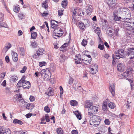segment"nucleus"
<instances>
[{"label": "nucleus", "mask_w": 134, "mask_h": 134, "mask_svg": "<svg viewBox=\"0 0 134 134\" xmlns=\"http://www.w3.org/2000/svg\"><path fill=\"white\" fill-rule=\"evenodd\" d=\"M117 13L120 15L121 16H118L114 12V19L115 21H119L122 19L125 20V19H129L131 18V14L130 13V10L127 8H120L117 12Z\"/></svg>", "instance_id": "f257e3e1"}, {"label": "nucleus", "mask_w": 134, "mask_h": 134, "mask_svg": "<svg viewBox=\"0 0 134 134\" xmlns=\"http://www.w3.org/2000/svg\"><path fill=\"white\" fill-rule=\"evenodd\" d=\"M130 19H126V20H129V21H126L125 22L124 24V26L127 30L130 31V33L128 32L129 35H134V20L133 19V21H132Z\"/></svg>", "instance_id": "f03ea898"}, {"label": "nucleus", "mask_w": 134, "mask_h": 134, "mask_svg": "<svg viewBox=\"0 0 134 134\" xmlns=\"http://www.w3.org/2000/svg\"><path fill=\"white\" fill-rule=\"evenodd\" d=\"M100 118L99 116H93L90 120V125L92 126H97L100 124Z\"/></svg>", "instance_id": "7ed1b4c3"}, {"label": "nucleus", "mask_w": 134, "mask_h": 134, "mask_svg": "<svg viewBox=\"0 0 134 134\" xmlns=\"http://www.w3.org/2000/svg\"><path fill=\"white\" fill-rule=\"evenodd\" d=\"M63 31L60 28H55L54 30L53 36L55 38L61 36L63 34Z\"/></svg>", "instance_id": "20e7f679"}, {"label": "nucleus", "mask_w": 134, "mask_h": 134, "mask_svg": "<svg viewBox=\"0 0 134 134\" xmlns=\"http://www.w3.org/2000/svg\"><path fill=\"white\" fill-rule=\"evenodd\" d=\"M98 110L97 107L95 106H92L88 109V114L90 115L91 116L93 115V114H94L97 112Z\"/></svg>", "instance_id": "39448f33"}, {"label": "nucleus", "mask_w": 134, "mask_h": 134, "mask_svg": "<svg viewBox=\"0 0 134 134\" xmlns=\"http://www.w3.org/2000/svg\"><path fill=\"white\" fill-rule=\"evenodd\" d=\"M98 69V66L96 64H91L90 68V73L92 74H96L97 72Z\"/></svg>", "instance_id": "423d86ee"}, {"label": "nucleus", "mask_w": 134, "mask_h": 134, "mask_svg": "<svg viewBox=\"0 0 134 134\" xmlns=\"http://www.w3.org/2000/svg\"><path fill=\"white\" fill-rule=\"evenodd\" d=\"M116 0H107V2L109 8L113 9L116 4Z\"/></svg>", "instance_id": "0eeeda50"}, {"label": "nucleus", "mask_w": 134, "mask_h": 134, "mask_svg": "<svg viewBox=\"0 0 134 134\" xmlns=\"http://www.w3.org/2000/svg\"><path fill=\"white\" fill-rule=\"evenodd\" d=\"M82 59L81 58V56L80 55H76L75 56V58L74 59L75 63L77 64H82Z\"/></svg>", "instance_id": "6e6552de"}, {"label": "nucleus", "mask_w": 134, "mask_h": 134, "mask_svg": "<svg viewBox=\"0 0 134 134\" xmlns=\"http://www.w3.org/2000/svg\"><path fill=\"white\" fill-rule=\"evenodd\" d=\"M82 12V10L80 9H79L78 8H75L73 12L74 16L73 15H72L73 16V18L74 19H75L74 17V16L75 15H77L82 16V14H81Z\"/></svg>", "instance_id": "1a4fd4ad"}, {"label": "nucleus", "mask_w": 134, "mask_h": 134, "mask_svg": "<svg viewBox=\"0 0 134 134\" xmlns=\"http://www.w3.org/2000/svg\"><path fill=\"white\" fill-rule=\"evenodd\" d=\"M128 52L127 53V55H128L131 56L130 58L132 59L134 58V48H131L129 49Z\"/></svg>", "instance_id": "9d476101"}, {"label": "nucleus", "mask_w": 134, "mask_h": 134, "mask_svg": "<svg viewBox=\"0 0 134 134\" xmlns=\"http://www.w3.org/2000/svg\"><path fill=\"white\" fill-rule=\"evenodd\" d=\"M30 86L31 84L29 82L27 81L23 80V87L24 89H28Z\"/></svg>", "instance_id": "9b49d317"}, {"label": "nucleus", "mask_w": 134, "mask_h": 134, "mask_svg": "<svg viewBox=\"0 0 134 134\" xmlns=\"http://www.w3.org/2000/svg\"><path fill=\"white\" fill-rule=\"evenodd\" d=\"M93 11L92 6L90 5H88L86 6V12L87 15H90Z\"/></svg>", "instance_id": "f8f14e48"}, {"label": "nucleus", "mask_w": 134, "mask_h": 134, "mask_svg": "<svg viewBox=\"0 0 134 134\" xmlns=\"http://www.w3.org/2000/svg\"><path fill=\"white\" fill-rule=\"evenodd\" d=\"M109 87L110 91L111 93L112 96H114L115 95V86L114 83L110 85Z\"/></svg>", "instance_id": "ddd939ff"}, {"label": "nucleus", "mask_w": 134, "mask_h": 134, "mask_svg": "<svg viewBox=\"0 0 134 134\" xmlns=\"http://www.w3.org/2000/svg\"><path fill=\"white\" fill-rule=\"evenodd\" d=\"M93 105V103L91 101L87 100L86 101L84 107L86 108H89L92 107Z\"/></svg>", "instance_id": "4468645a"}, {"label": "nucleus", "mask_w": 134, "mask_h": 134, "mask_svg": "<svg viewBox=\"0 0 134 134\" xmlns=\"http://www.w3.org/2000/svg\"><path fill=\"white\" fill-rule=\"evenodd\" d=\"M44 52V51L43 49L42 48H39L36 54H34V57H35L36 56V54H37L38 56L41 55H42Z\"/></svg>", "instance_id": "2eb2a0df"}, {"label": "nucleus", "mask_w": 134, "mask_h": 134, "mask_svg": "<svg viewBox=\"0 0 134 134\" xmlns=\"http://www.w3.org/2000/svg\"><path fill=\"white\" fill-rule=\"evenodd\" d=\"M0 129L2 131L3 134H11V132L9 128H6L3 130L2 129V127L0 126Z\"/></svg>", "instance_id": "dca6fc26"}, {"label": "nucleus", "mask_w": 134, "mask_h": 134, "mask_svg": "<svg viewBox=\"0 0 134 134\" xmlns=\"http://www.w3.org/2000/svg\"><path fill=\"white\" fill-rule=\"evenodd\" d=\"M69 44L68 43H64L61 47L59 48L60 50L62 52H65L67 49V46Z\"/></svg>", "instance_id": "f3484780"}, {"label": "nucleus", "mask_w": 134, "mask_h": 134, "mask_svg": "<svg viewBox=\"0 0 134 134\" xmlns=\"http://www.w3.org/2000/svg\"><path fill=\"white\" fill-rule=\"evenodd\" d=\"M117 68L118 70L122 71L124 68V64L122 63H119L117 66Z\"/></svg>", "instance_id": "a211bd4d"}, {"label": "nucleus", "mask_w": 134, "mask_h": 134, "mask_svg": "<svg viewBox=\"0 0 134 134\" xmlns=\"http://www.w3.org/2000/svg\"><path fill=\"white\" fill-rule=\"evenodd\" d=\"M58 22L54 20H52L51 22V27L52 28H54L58 26Z\"/></svg>", "instance_id": "6ab92c4d"}, {"label": "nucleus", "mask_w": 134, "mask_h": 134, "mask_svg": "<svg viewBox=\"0 0 134 134\" xmlns=\"http://www.w3.org/2000/svg\"><path fill=\"white\" fill-rule=\"evenodd\" d=\"M87 25V24L85 23L84 24V23H82L81 21L79 22V26L81 29L83 30L85 29V27Z\"/></svg>", "instance_id": "aec40b11"}, {"label": "nucleus", "mask_w": 134, "mask_h": 134, "mask_svg": "<svg viewBox=\"0 0 134 134\" xmlns=\"http://www.w3.org/2000/svg\"><path fill=\"white\" fill-rule=\"evenodd\" d=\"M11 47V45L10 43H8L7 45H6L3 48L2 52L6 53L8 50Z\"/></svg>", "instance_id": "412c9836"}, {"label": "nucleus", "mask_w": 134, "mask_h": 134, "mask_svg": "<svg viewBox=\"0 0 134 134\" xmlns=\"http://www.w3.org/2000/svg\"><path fill=\"white\" fill-rule=\"evenodd\" d=\"M74 113L75 114L77 118L79 120H81V116L80 113H79L78 110L74 112Z\"/></svg>", "instance_id": "4be33fe9"}, {"label": "nucleus", "mask_w": 134, "mask_h": 134, "mask_svg": "<svg viewBox=\"0 0 134 134\" xmlns=\"http://www.w3.org/2000/svg\"><path fill=\"white\" fill-rule=\"evenodd\" d=\"M13 123L15 124H20L22 125L23 124V122L21 120L17 119H14L13 120Z\"/></svg>", "instance_id": "5701e85b"}, {"label": "nucleus", "mask_w": 134, "mask_h": 134, "mask_svg": "<svg viewBox=\"0 0 134 134\" xmlns=\"http://www.w3.org/2000/svg\"><path fill=\"white\" fill-rule=\"evenodd\" d=\"M68 58L67 57L63 54L60 55V59L61 62H64L65 60L67 59Z\"/></svg>", "instance_id": "b1692460"}, {"label": "nucleus", "mask_w": 134, "mask_h": 134, "mask_svg": "<svg viewBox=\"0 0 134 134\" xmlns=\"http://www.w3.org/2000/svg\"><path fill=\"white\" fill-rule=\"evenodd\" d=\"M23 79H21L19 81L16 85V87L18 88H19L21 87H23Z\"/></svg>", "instance_id": "393cba45"}, {"label": "nucleus", "mask_w": 134, "mask_h": 134, "mask_svg": "<svg viewBox=\"0 0 134 134\" xmlns=\"http://www.w3.org/2000/svg\"><path fill=\"white\" fill-rule=\"evenodd\" d=\"M94 31L95 33L97 34L99 37V36L101 34V32L100 28L97 27V28L94 30Z\"/></svg>", "instance_id": "a878e982"}, {"label": "nucleus", "mask_w": 134, "mask_h": 134, "mask_svg": "<svg viewBox=\"0 0 134 134\" xmlns=\"http://www.w3.org/2000/svg\"><path fill=\"white\" fill-rule=\"evenodd\" d=\"M70 103L72 106H76L78 104V102L76 101L73 100L70 101Z\"/></svg>", "instance_id": "bb28decb"}, {"label": "nucleus", "mask_w": 134, "mask_h": 134, "mask_svg": "<svg viewBox=\"0 0 134 134\" xmlns=\"http://www.w3.org/2000/svg\"><path fill=\"white\" fill-rule=\"evenodd\" d=\"M22 95L17 94L14 97V99H15L16 100L18 101L20 99H21L22 98Z\"/></svg>", "instance_id": "cd10ccee"}, {"label": "nucleus", "mask_w": 134, "mask_h": 134, "mask_svg": "<svg viewBox=\"0 0 134 134\" xmlns=\"http://www.w3.org/2000/svg\"><path fill=\"white\" fill-rule=\"evenodd\" d=\"M18 77L14 75L11 77V80L13 82H15L18 80Z\"/></svg>", "instance_id": "c85d7f7f"}, {"label": "nucleus", "mask_w": 134, "mask_h": 134, "mask_svg": "<svg viewBox=\"0 0 134 134\" xmlns=\"http://www.w3.org/2000/svg\"><path fill=\"white\" fill-rule=\"evenodd\" d=\"M47 94L49 96H51L53 95V92L51 88H49L48 89V94Z\"/></svg>", "instance_id": "c756f323"}, {"label": "nucleus", "mask_w": 134, "mask_h": 134, "mask_svg": "<svg viewBox=\"0 0 134 134\" xmlns=\"http://www.w3.org/2000/svg\"><path fill=\"white\" fill-rule=\"evenodd\" d=\"M37 36V34L36 32H32L31 34V37L34 39H35Z\"/></svg>", "instance_id": "7c9ffc66"}, {"label": "nucleus", "mask_w": 134, "mask_h": 134, "mask_svg": "<svg viewBox=\"0 0 134 134\" xmlns=\"http://www.w3.org/2000/svg\"><path fill=\"white\" fill-rule=\"evenodd\" d=\"M42 7L45 8V9H47L48 7V4H47V2L46 1H44L42 4Z\"/></svg>", "instance_id": "2f4dec72"}, {"label": "nucleus", "mask_w": 134, "mask_h": 134, "mask_svg": "<svg viewBox=\"0 0 134 134\" xmlns=\"http://www.w3.org/2000/svg\"><path fill=\"white\" fill-rule=\"evenodd\" d=\"M109 107L112 109H114L115 107V104L113 102H110V103L108 104Z\"/></svg>", "instance_id": "473e14b6"}, {"label": "nucleus", "mask_w": 134, "mask_h": 134, "mask_svg": "<svg viewBox=\"0 0 134 134\" xmlns=\"http://www.w3.org/2000/svg\"><path fill=\"white\" fill-rule=\"evenodd\" d=\"M68 1L67 0H64L62 2V5L63 7H65L67 5Z\"/></svg>", "instance_id": "72a5a7b5"}, {"label": "nucleus", "mask_w": 134, "mask_h": 134, "mask_svg": "<svg viewBox=\"0 0 134 134\" xmlns=\"http://www.w3.org/2000/svg\"><path fill=\"white\" fill-rule=\"evenodd\" d=\"M56 132L58 134H63V130L60 128H59L57 129Z\"/></svg>", "instance_id": "f704fd0d"}, {"label": "nucleus", "mask_w": 134, "mask_h": 134, "mask_svg": "<svg viewBox=\"0 0 134 134\" xmlns=\"http://www.w3.org/2000/svg\"><path fill=\"white\" fill-rule=\"evenodd\" d=\"M130 71V70L127 69V70L123 73V76L125 77L127 76L129 74V72Z\"/></svg>", "instance_id": "c9c22d12"}, {"label": "nucleus", "mask_w": 134, "mask_h": 134, "mask_svg": "<svg viewBox=\"0 0 134 134\" xmlns=\"http://www.w3.org/2000/svg\"><path fill=\"white\" fill-rule=\"evenodd\" d=\"M82 62L85 64L88 65V64H90L91 62V61L90 60H85L84 59H82Z\"/></svg>", "instance_id": "e433bc0d"}, {"label": "nucleus", "mask_w": 134, "mask_h": 134, "mask_svg": "<svg viewBox=\"0 0 134 134\" xmlns=\"http://www.w3.org/2000/svg\"><path fill=\"white\" fill-rule=\"evenodd\" d=\"M44 110L47 113H49L50 112V109L48 106H45L44 108Z\"/></svg>", "instance_id": "4c0bfd02"}, {"label": "nucleus", "mask_w": 134, "mask_h": 134, "mask_svg": "<svg viewBox=\"0 0 134 134\" xmlns=\"http://www.w3.org/2000/svg\"><path fill=\"white\" fill-rule=\"evenodd\" d=\"M115 56L116 59H119L123 57L121 54H120L119 53H116Z\"/></svg>", "instance_id": "58836bf2"}, {"label": "nucleus", "mask_w": 134, "mask_h": 134, "mask_svg": "<svg viewBox=\"0 0 134 134\" xmlns=\"http://www.w3.org/2000/svg\"><path fill=\"white\" fill-rule=\"evenodd\" d=\"M31 44L32 47L34 48H36L37 47V43L35 41L32 42H31Z\"/></svg>", "instance_id": "ea45409f"}, {"label": "nucleus", "mask_w": 134, "mask_h": 134, "mask_svg": "<svg viewBox=\"0 0 134 134\" xmlns=\"http://www.w3.org/2000/svg\"><path fill=\"white\" fill-rule=\"evenodd\" d=\"M20 10V8L18 7L15 6L13 8V10L15 12H18Z\"/></svg>", "instance_id": "a19ab883"}, {"label": "nucleus", "mask_w": 134, "mask_h": 134, "mask_svg": "<svg viewBox=\"0 0 134 134\" xmlns=\"http://www.w3.org/2000/svg\"><path fill=\"white\" fill-rule=\"evenodd\" d=\"M130 66L131 68L130 69V71H132L133 70V68L134 67V62L133 61L130 64Z\"/></svg>", "instance_id": "79ce46f5"}, {"label": "nucleus", "mask_w": 134, "mask_h": 134, "mask_svg": "<svg viewBox=\"0 0 134 134\" xmlns=\"http://www.w3.org/2000/svg\"><path fill=\"white\" fill-rule=\"evenodd\" d=\"M24 15L22 13H20L19 14L18 17L20 19L22 20L24 19Z\"/></svg>", "instance_id": "37998d69"}, {"label": "nucleus", "mask_w": 134, "mask_h": 134, "mask_svg": "<svg viewBox=\"0 0 134 134\" xmlns=\"http://www.w3.org/2000/svg\"><path fill=\"white\" fill-rule=\"evenodd\" d=\"M87 44V41L83 39L81 42L82 45L84 46H85Z\"/></svg>", "instance_id": "c03bdc74"}, {"label": "nucleus", "mask_w": 134, "mask_h": 134, "mask_svg": "<svg viewBox=\"0 0 134 134\" xmlns=\"http://www.w3.org/2000/svg\"><path fill=\"white\" fill-rule=\"evenodd\" d=\"M98 48L100 50H103L104 49V46L103 43L102 44H99L98 45Z\"/></svg>", "instance_id": "a18cd8bd"}, {"label": "nucleus", "mask_w": 134, "mask_h": 134, "mask_svg": "<svg viewBox=\"0 0 134 134\" xmlns=\"http://www.w3.org/2000/svg\"><path fill=\"white\" fill-rule=\"evenodd\" d=\"M27 69L26 67V66H24L22 68V69L20 71V72L21 73H24L26 71Z\"/></svg>", "instance_id": "49530a36"}, {"label": "nucleus", "mask_w": 134, "mask_h": 134, "mask_svg": "<svg viewBox=\"0 0 134 134\" xmlns=\"http://www.w3.org/2000/svg\"><path fill=\"white\" fill-rule=\"evenodd\" d=\"M4 19V14L2 13H0V21H2Z\"/></svg>", "instance_id": "de8ad7c7"}, {"label": "nucleus", "mask_w": 134, "mask_h": 134, "mask_svg": "<svg viewBox=\"0 0 134 134\" xmlns=\"http://www.w3.org/2000/svg\"><path fill=\"white\" fill-rule=\"evenodd\" d=\"M104 123L106 125H108L110 124V122L108 119H106L104 120Z\"/></svg>", "instance_id": "09e8293b"}, {"label": "nucleus", "mask_w": 134, "mask_h": 134, "mask_svg": "<svg viewBox=\"0 0 134 134\" xmlns=\"http://www.w3.org/2000/svg\"><path fill=\"white\" fill-rule=\"evenodd\" d=\"M118 53H119L120 54H121L123 57L124 54V51L122 49H121L118 51Z\"/></svg>", "instance_id": "8fccbe9b"}, {"label": "nucleus", "mask_w": 134, "mask_h": 134, "mask_svg": "<svg viewBox=\"0 0 134 134\" xmlns=\"http://www.w3.org/2000/svg\"><path fill=\"white\" fill-rule=\"evenodd\" d=\"M115 55L114 54H113L112 55V57L113 58V62H112V64L113 65H114L116 63L115 61L114 60L115 59Z\"/></svg>", "instance_id": "3c124183"}, {"label": "nucleus", "mask_w": 134, "mask_h": 134, "mask_svg": "<svg viewBox=\"0 0 134 134\" xmlns=\"http://www.w3.org/2000/svg\"><path fill=\"white\" fill-rule=\"evenodd\" d=\"M35 99V98L34 97L32 96H31L30 97V100L31 102H33V101H34Z\"/></svg>", "instance_id": "603ef678"}, {"label": "nucleus", "mask_w": 134, "mask_h": 134, "mask_svg": "<svg viewBox=\"0 0 134 134\" xmlns=\"http://www.w3.org/2000/svg\"><path fill=\"white\" fill-rule=\"evenodd\" d=\"M73 81L74 79L72 77H70V78L68 83L69 84H72L73 83Z\"/></svg>", "instance_id": "864d4df0"}, {"label": "nucleus", "mask_w": 134, "mask_h": 134, "mask_svg": "<svg viewBox=\"0 0 134 134\" xmlns=\"http://www.w3.org/2000/svg\"><path fill=\"white\" fill-rule=\"evenodd\" d=\"M63 14V11L62 10L58 11V15L59 16H61Z\"/></svg>", "instance_id": "5fc2aeb1"}, {"label": "nucleus", "mask_w": 134, "mask_h": 134, "mask_svg": "<svg viewBox=\"0 0 134 134\" xmlns=\"http://www.w3.org/2000/svg\"><path fill=\"white\" fill-rule=\"evenodd\" d=\"M5 90L6 91V93H11V92L10 91V88L8 87H7L5 88Z\"/></svg>", "instance_id": "6e6d98bb"}, {"label": "nucleus", "mask_w": 134, "mask_h": 134, "mask_svg": "<svg viewBox=\"0 0 134 134\" xmlns=\"http://www.w3.org/2000/svg\"><path fill=\"white\" fill-rule=\"evenodd\" d=\"M39 66L41 67H42L43 66L45 65L44 64H46L45 62H40L39 63Z\"/></svg>", "instance_id": "4d7b16f0"}, {"label": "nucleus", "mask_w": 134, "mask_h": 134, "mask_svg": "<svg viewBox=\"0 0 134 134\" xmlns=\"http://www.w3.org/2000/svg\"><path fill=\"white\" fill-rule=\"evenodd\" d=\"M31 104H28L26 106V108L28 110H30L31 108V107L30 106Z\"/></svg>", "instance_id": "13d9d810"}, {"label": "nucleus", "mask_w": 134, "mask_h": 134, "mask_svg": "<svg viewBox=\"0 0 134 134\" xmlns=\"http://www.w3.org/2000/svg\"><path fill=\"white\" fill-rule=\"evenodd\" d=\"M20 53L22 54V55L24 54V49L23 48H21L20 49Z\"/></svg>", "instance_id": "bf43d9fd"}, {"label": "nucleus", "mask_w": 134, "mask_h": 134, "mask_svg": "<svg viewBox=\"0 0 134 134\" xmlns=\"http://www.w3.org/2000/svg\"><path fill=\"white\" fill-rule=\"evenodd\" d=\"M114 32L115 34L116 35H118V32L119 31V28H115L114 29Z\"/></svg>", "instance_id": "052dcab7"}, {"label": "nucleus", "mask_w": 134, "mask_h": 134, "mask_svg": "<svg viewBox=\"0 0 134 134\" xmlns=\"http://www.w3.org/2000/svg\"><path fill=\"white\" fill-rule=\"evenodd\" d=\"M5 60L7 63H8L9 62V59L8 56L7 55L5 57Z\"/></svg>", "instance_id": "680f3d73"}, {"label": "nucleus", "mask_w": 134, "mask_h": 134, "mask_svg": "<svg viewBox=\"0 0 134 134\" xmlns=\"http://www.w3.org/2000/svg\"><path fill=\"white\" fill-rule=\"evenodd\" d=\"M16 57H18V55L17 53L15 52H13V54L12 55V58Z\"/></svg>", "instance_id": "e2e57ef3"}, {"label": "nucleus", "mask_w": 134, "mask_h": 134, "mask_svg": "<svg viewBox=\"0 0 134 134\" xmlns=\"http://www.w3.org/2000/svg\"><path fill=\"white\" fill-rule=\"evenodd\" d=\"M1 85L5 87L6 85V81L4 80L1 84Z\"/></svg>", "instance_id": "0e129e2a"}, {"label": "nucleus", "mask_w": 134, "mask_h": 134, "mask_svg": "<svg viewBox=\"0 0 134 134\" xmlns=\"http://www.w3.org/2000/svg\"><path fill=\"white\" fill-rule=\"evenodd\" d=\"M12 59L13 60L14 62H17L18 59V57H13Z\"/></svg>", "instance_id": "69168bd1"}, {"label": "nucleus", "mask_w": 134, "mask_h": 134, "mask_svg": "<svg viewBox=\"0 0 134 134\" xmlns=\"http://www.w3.org/2000/svg\"><path fill=\"white\" fill-rule=\"evenodd\" d=\"M72 134H78V132L77 131L75 130H73L71 132Z\"/></svg>", "instance_id": "338daca9"}, {"label": "nucleus", "mask_w": 134, "mask_h": 134, "mask_svg": "<svg viewBox=\"0 0 134 134\" xmlns=\"http://www.w3.org/2000/svg\"><path fill=\"white\" fill-rule=\"evenodd\" d=\"M48 13H47L46 12H44L42 14V16H47L48 15Z\"/></svg>", "instance_id": "774afa93"}]
</instances>
